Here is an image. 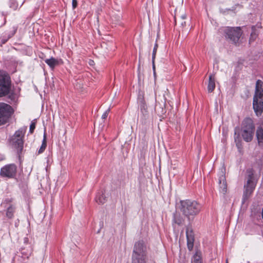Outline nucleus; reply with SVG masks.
Returning <instances> with one entry per match:
<instances>
[{"instance_id":"1","label":"nucleus","mask_w":263,"mask_h":263,"mask_svg":"<svg viewBox=\"0 0 263 263\" xmlns=\"http://www.w3.org/2000/svg\"><path fill=\"white\" fill-rule=\"evenodd\" d=\"M180 211L189 221H193L201 210V205L195 200L180 201Z\"/></svg>"},{"instance_id":"2","label":"nucleus","mask_w":263,"mask_h":263,"mask_svg":"<svg viewBox=\"0 0 263 263\" xmlns=\"http://www.w3.org/2000/svg\"><path fill=\"white\" fill-rule=\"evenodd\" d=\"M253 107L257 116H260L263 111V82L259 80L256 83Z\"/></svg>"},{"instance_id":"3","label":"nucleus","mask_w":263,"mask_h":263,"mask_svg":"<svg viewBox=\"0 0 263 263\" xmlns=\"http://www.w3.org/2000/svg\"><path fill=\"white\" fill-rule=\"evenodd\" d=\"M147 247L143 240L135 243L132 254V263H146Z\"/></svg>"},{"instance_id":"4","label":"nucleus","mask_w":263,"mask_h":263,"mask_svg":"<svg viewBox=\"0 0 263 263\" xmlns=\"http://www.w3.org/2000/svg\"><path fill=\"white\" fill-rule=\"evenodd\" d=\"M255 126L252 120L250 118H246L242 122L241 135L247 142L252 140L254 133Z\"/></svg>"},{"instance_id":"5","label":"nucleus","mask_w":263,"mask_h":263,"mask_svg":"<svg viewBox=\"0 0 263 263\" xmlns=\"http://www.w3.org/2000/svg\"><path fill=\"white\" fill-rule=\"evenodd\" d=\"M247 184L245 185V191L243 192V200L247 199L253 192L255 186L256 182L254 179L253 171L251 170L247 171Z\"/></svg>"},{"instance_id":"6","label":"nucleus","mask_w":263,"mask_h":263,"mask_svg":"<svg viewBox=\"0 0 263 263\" xmlns=\"http://www.w3.org/2000/svg\"><path fill=\"white\" fill-rule=\"evenodd\" d=\"M13 113V109L10 105L0 102V125L6 123Z\"/></svg>"},{"instance_id":"7","label":"nucleus","mask_w":263,"mask_h":263,"mask_svg":"<svg viewBox=\"0 0 263 263\" xmlns=\"http://www.w3.org/2000/svg\"><path fill=\"white\" fill-rule=\"evenodd\" d=\"M223 31L226 37L229 39L233 43H236L240 36L242 32L240 27H225L223 29Z\"/></svg>"},{"instance_id":"8","label":"nucleus","mask_w":263,"mask_h":263,"mask_svg":"<svg viewBox=\"0 0 263 263\" xmlns=\"http://www.w3.org/2000/svg\"><path fill=\"white\" fill-rule=\"evenodd\" d=\"M16 165L14 164H9L1 168L0 176L3 178H13L16 176Z\"/></svg>"},{"instance_id":"9","label":"nucleus","mask_w":263,"mask_h":263,"mask_svg":"<svg viewBox=\"0 0 263 263\" xmlns=\"http://www.w3.org/2000/svg\"><path fill=\"white\" fill-rule=\"evenodd\" d=\"M10 91V81L6 74H0V97L5 96Z\"/></svg>"},{"instance_id":"10","label":"nucleus","mask_w":263,"mask_h":263,"mask_svg":"<svg viewBox=\"0 0 263 263\" xmlns=\"http://www.w3.org/2000/svg\"><path fill=\"white\" fill-rule=\"evenodd\" d=\"M12 199L8 198L5 199L2 203V205L6 208V216L9 219H12L14 217L16 207L14 205L11 204Z\"/></svg>"},{"instance_id":"11","label":"nucleus","mask_w":263,"mask_h":263,"mask_svg":"<svg viewBox=\"0 0 263 263\" xmlns=\"http://www.w3.org/2000/svg\"><path fill=\"white\" fill-rule=\"evenodd\" d=\"M218 182L219 184V191L222 194H225L227 192V185L226 178L223 175V173L219 177Z\"/></svg>"},{"instance_id":"12","label":"nucleus","mask_w":263,"mask_h":263,"mask_svg":"<svg viewBox=\"0 0 263 263\" xmlns=\"http://www.w3.org/2000/svg\"><path fill=\"white\" fill-rule=\"evenodd\" d=\"M187 238V248L190 251L192 250L194 247V238L192 235V232H189L188 231L186 232Z\"/></svg>"},{"instance_id":"13","label":"nucleus","mask_w":263,"mask_h":263,"mask_svg":"<svg viewBox=\"0 0 263 263\" xmlns=\"http://www.w3.org/2000/svg\"><path fill=\"white\" fill-rule=\"evenodd\" d=\"M256 137L258 145L263 146V126L260 125L256 130Z\"/></svg>"},{"instance_id":"14","label":"nucleus","mask_w":263,"mask_h":263,"mask_svg":"<svg viewBox=\"0 0 263 263\" xmlns=\"http://www.w3.org/2000/svg\"><path fill=\"white\" fill-rule=\"evenodd\" d=\"M215 88V80L214 74H211L209 77L208 90L209 92H212Z\"/></svg>"},{"instance_id":"15","label":"nucleus","mask_w":263,"mask_h":263,"mask_svg":"<svg viewBox=\"0 0 263 263\" xmlns=\"http://www.w3.org/2000/svg\"><path fill=\"white\" fill-rule=\"evenodd\" d=\"M60 61H61V60H58L52 57L45 61V63L52 69L58 65Z\"/></svg>"},{"instance_id":"16","label":"nucleus","mask_w":263,"mask_h":263,"mask_svg":"<svg viewBox=\"0 0 263 263\" xmlns=\"http://www.w3.org/2000/svg\"><path fill=\"white\" fill-rule=\"evenodd\" d=\"M96 201L98 204H104L106 201V197L104 193H103L102 191L98 193L96 197Z\"/></svg>"},{"instance_id":"17","label":"nucleus","mask_w":263,"mask_h":263,"mask_svg":"<svg viewBox=\"0 0 263 263\" xmlns=\"http://www.w3.org/2000/svg\"><path fill=\"white\" fill-rule=\"evenodd\" d=\"M32 249L30 247L27 249H23L21 251L22 257L25 259H28L31 255Z\"/></svg>"},{"instance_id":"18","label":"nucleus","mask_w":263,"mask_h":263,"mask_svg":"<svg viewBox=\"0 0 263 263\" xmlns=\"http://www.w3.org/2000/svg\"><path fill=\"white\" fill-rule=\"evenodd\" d=\"M192 263H202L201 253L200 252H196L193 256Z\"/></svg>"},{"instance_id":"19","label":"nucleus","mask_w":263,"mask_h":263,"mask_svg":"<svg viewBox=\"0 0 263 263\" xmlns=\"http://www.w3.org/2000/svg\"><path fill=\"white\" fill-rule=\"evenodd\" d=\"M140 110H141V112H142V114L144 116L147 115V106H146V104L145 103V101L143 100V99H141V100L140 101Z\"/></svg>"},{"instance_id":"20","label":"nucleus","mask_w":263,"mask_h":263,"mask_svg":"<svg viewBox=\"0 0 263 263\" xmlns=\"http://www.w3.org/2000/svg\"><path fill=\"white\" fill-rule=\"evenodd\" d=\"M14 143L15 146H16L18 151H21L23 149V141L22 138H16V139H13Z\"/></svg>"},{"instance_id":"21","label":"nucleus","mask_w":263,"mask_h":263,"mask_svg":"<svg viewBox=\"0 0 263 263\" xmlns=\"http://www.w3.org/2000/svg\"><path fill=\"white\" fill-rule=\"evenodd\" d=\"M184 220L183 218L177 213L174 214V219L173 221L177 224L178 225H180L183 223Z\"/></svg>"},{"instance_id":"22","label":"nucleus","mask_w":263,"mask_h":263,"mask_svg":"<svg viewBox=\"0 0 263 263\" xmlns=\"http://www.w3.org/2000/svg\"><path fill=\"white\" fill-rule=\"evenodd\" d=\"M46 146H47L46 138L45 134H44V138H43V141H42V145L40 147V149H39V150L38 151V153L39 154L42 153L45 151V148L46 147Z\"/></svg>"},{"instance_id":"23","label":"nucleus","mask_w":263,"mask_h":263,"mask_svg":"<svg viewBox=\"0 0 263 263\" xmlns=\"http://www.w3.org/2000/svg\"><path fill=\"white\" fill-rule=\"evenodd\" d=\"M23 137V132L21 130H17L14 136L13 139H16V138H22Z\"/></svg>"},{"instance_id":"24","label":"nucleus","mask_w":263,"mask_h":263,"mask_svg":"<svg viewBox=\"0 0 263 263\" xmlns=\"http://www.w3.org/2000/svg\"><path fill=\"white\" fill-rule=\"evenodd\" d=\"M35 124H36V123H35L34 120L32 121L31 122V124L30 125V128H29V132L31 134L33 133V132H34V129L35 128Z\"/></svg>"},{"instance_id":"25","label":"nucleus","mask_w":263,"mask_h":263,"mask_svg":"<svg viewBox=\"0 0 263 263\" xmlns=\"http://www.w3.org/2000/svg\"><path fill=\"white\" fill-rule=\"evenodd\" d=\"M157 48H158V45L157 44H156L155 46H154V48L153 49V55H152V60H153V62H154L155 58V56H156V52H157Z\"/></svg>"},{"instance_id":"26","label":"nucleus","mask_w":263,"mask_h":263,"mask_svg":"<svg viewBox=\"0 0 263 263\" xmlns=\"http://www.w3.org/2000/svg\"><path fill=\"white\" fill-rule=\"evenodd\" d=\"M109 111H110V109L108 108L103 113V114L102 116V118L103 119H105L107 118Z\"/></svg>"},{"instance_id":"27","label":"nucleus","mask_w":263,"mask_h":263,"mask_svg":"<svg viewBox=\"0 0 263 263\" xmlns=\"http://www.w3.org/2000/svg\"><path fill=\"white\" fill-rule=\"evenodd\" d=\"M256 37V34L255 33H252L250 39V42L254 41Z\"/></svg>"},{"instance_id":"28","label":"nucleus","mask_w":263,"mask_h":263,"mask_svg":"<svg viewBox=\"0 0 263 263\" xmlns=\"http://www.w3.org/2000/svg\"><path fill=\"white\" fill-rule=\"evenodd\" d=\"M72 5L73 9L76 8L77 6V0H72Z\"/></svg>"},{"instance_id":"29","label":"nucleus","mask_w":263,"mask_h":263,"mask_svg":"<svg viewBox=\"0 0 263 263\" xmlns=\"http://www.w3.org/2000/svg\"><path fill=\"white\" fill-rule=\"evenodd\" d=\"M182 20H184L186 18V15L185 14H183L181 16H179Z\"/></svg>"},{"instance_id":"30","label":"nucleus","mask_w":263,"mask_h":263,"mask_svg":"<svg viewBox=\"0 0 263 263\" xmlns=\"http://www.w3.org/2000/svg\"><path fill=\"white\" fill-rule=\"evenodd\" d=\"M180 24L183 27L185 26V22L183 21V20H181V21H180Z\"/></svg>"},{"instance_id":"31","label":"nucleus","mask_w":263,"mask_h":263,"mask_svg":"<svg viewBox=\"0 0 263 263\" xmlns=\"http://www.w3.org/2000/svg\"><path fill=\"white\" fill-rule=\"evenodd\" d=\"M177 14L175 15V24L177 23Z\"/></svg>"},{"instance_id":"32","label":"nucleus","mask_w":263,"mask_h":263,"mask_svg":"<svg viewBox=\"0 0 263 263\" xmlns=\"http://www.w3.org/2000/svg\"><path fill=\"white\" fill-rule=\"evenodd\" d=\"M11 3H12V6H14V3H15V2L14 1H13V0L11 1Z\"/></svg>"},{"instance_id":"33","label":"nucleus","mask_w":263,"mask_h":263,"mask_svg":"<svg viewBox=\"0 0 263 263\" xmlns=\"http://www.w3.org/2000/svg\"><path fill=\"white\" fill-rule=\"evenodd\" d=\"M10 7L13 8V9H15L16 8V6H12V5H10Z\"/></svg>"},{"instance_id":"34","label":"nucleus","mask_w":263,"mask_h":263,"mask_svg":"<svg viewBox=\"0 0 263 263\" xmlns=\"http://www.w3.org/2000/svg\"><path fill=\"white\" fill-rule=\"evenodd\" d=\"M153 69H154V70H155V65H154V62H153Z\"/></svg>"},{"instance_id":"35","label":"nucleus","mask_w":263,"mask_h":263,"mask_svg":"<svg viewBox=\"0 0 263 263\" xmlns=\"http://www.w3.org/2000/svg\"><path fill=\"white\" fill-rule=\"evenodd\" d=\"M261 215H262V218L263 219V208H262V210Z\"/></svg>"},{"instance_id":"36","label":"nucleus","mask_w":263,"mask_h":263,"mask_svg":"<svg viewBox=\"0 0 263 263\" xmlns=\"http://www.w3.org/2000/svg\"><path fill=\"white\" fill-rule=\"evenodd\" d=\"M260 125L263 126V122H262V123Z\"/></svg>"},{"instance_id":"37","label":"nucleus","mask_w":263,"mask_h":263,"mask_svg":"<svg viewBox=\"0 0 263 263\" xmlns=\"http://www.w3.org/2000/svg\"><path fill=\"white\" fill-rule=\"evenodd\" d=\"M5 43V40H3V43Z\"/></svg>"},{"instance_id":"38","label":"nucleus","mask_w":263,"mask_h":263,"mask_svg":"<svg viewBox=\"0 0 263 263\" xmlns=\"http://www.w3.org/2000/svg\"><path fill=\"white\" fill-rule=\"evenodd\" d=\"M5 43V40H3V43Z\"/></svg>"}]
</instances>
